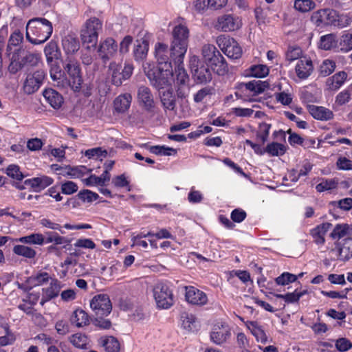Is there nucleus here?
Instances as JSON below:
<instances>
[{
  "instance_id": "obj_4",
  "label": "nucleus",
  "mask_w": 352,
  "mask_h": 352,
  "mask_svg": "<svg viewBox=\"0 0 352 352\" xmlns=\"http://www.w3.org/2000/svg\"><path fill=\"white\" fill-rule=\"evenodd\" d=\"M53 32L52 23L45 18L35 17L28 21L26 25V39L34 45L45 43Z\"/></svg>"
},
{
  "instance_id": "obj_60",
  "label": "nucleus",
  "mask_w": 352,
  "mask_h": 352,
  "mask_svg": "<svg viewBox=\"0 0 352 352\" xmlns=\"http://www.w3.org/2000/svg\"><path fill=\"white\" fill-rule=\"evenodd\" d=\"M6 174L17 181H21L24 178V175L20 170V167L16 164H10L6 168Z\"/></svg>"
},
{
  "instance_id": "obj_10",
  "label": "nucleus",
  "mask_w": 352,
  "mask_h": 352,
  "mask_svg": "<svg viewBox=\"0 0 352 352\" xmlns=\"http://www.w3.org/2000/svg\"><path fill=\"white\" fill-rule=\"evenodd\" d=\"M216 43L221 51L231 59H239L241 57L243 50L236 40L230 36L219 35Z\"/></svg>"
},
{
  "instance_id": "obj_9",
  "label": "nucleus",
  "mask_w": 352,
  "mask_h": 352,
  "mask_svg": "<svg viewBox=\"0 0 352 352\" xmlns=\"http://www.w3.org/2000/svg\"><path fill=\"white\" fill-rule=\"evenodd\" d=\"M153 296L159 309H168L174 305V295L170 286L165 283H158L153 288Z\"/></svg>"
},
{
  "instance_id": "obj_49",
  "label": "nucleus",
  "mask_w": 352,
  "mask_h": 352,
  "mask_svg": "<svg viewBox=\"0 0 352 352\" xmlns=\"http://www.w3.org/2000/svg\"><path fill=\"white\" fill-rule=\"evenodd\" d=\"M352 50V34L344 33L338 40V52H348Z\"/></svg>"
},
{
  "instance_id": "obj_27",
  "label": "nucleus",
  "mask_w": 352,
  "mask_h": 352,
  "mask_svg": "<svg viewBox=\"0 0 352 352\" xmlns=\"http://www.w3.org/2000/svg\"><path fill=\"white\" fill-rule=\"evenodd\" d=\"M62 46L67 55L74 54L80 49V42L74 34H68L63 37Z\"/></svg>"
},
{
  "instance_id": "obj_15",
  "label": "nucleus",
  "mask_w": 352,
  "mask_h": 352,
  "mask_svg": "<svg viewBox=\"0 0 352 352\" xmlns=\"http://www.w3.org/2000/svg\"><path fill=\"white\" fill-rule=\"evenodd\" d=\"M137 100L139 105L146 112L152 113L155 112L154 96L149 87L142 85L138 88Z\"/></svg>"
},
{
  "instance_id": "obj_25",
  "label": "nucleus",
  "mask_w": 352,
  "mask_h": 352,
  "mask_svg": "<svg viewBox=\"0 0 352 352\" xmlns=\"http://www.w3.org/2000/svg\"><path fill=\"white\" fill-rule=\"evenodd\" d=\"M331 226V223L324 222L311 229L309 234L313 239V242L317 245H323L325 243L324 236Z\"/></svg>"
},
{
  "instance_id": "obj_35",
  "label": "nucleus",
  "mask_w": 352,
  "mask_h": 352,
  "mask_svg": "<svg viewBox=\"0 0 352 352\" xmlns=\"http://www.w3.org/2000/svg\"><path fill=\"white\" fill-rule=\"evenodd\" d=\"M99 343L107 352H119L120 350V342L114 336H102L100 338Z\"/></svg>"
},
{
  "instance_id": "obj_14",
  "label": "nucleus",
  "mask_w": 352,
  "mask_h": 352,
  "mask_svg": "<svg viewBox=\"0 0 352 352\" xmlns=\"http://www.w3.org/2000/svg\"><path fill=\"white\" fill-rule=\"evenodd\" d=\"M46 75V72L42 69L28 74L23 87L24 92L27 94L36 92L42 85Z\"/></svg>"
},
{
  "instance_id": "obj_28",
  "label": "nucleus",
  "mask_w": 352,
  "mask_h": 352,
  "mask_svg": "<svg viewBox=\"0 0 352 352\" xmlns=\"http://www.w3.org/2000/svg\"><path fill=\"white\" fill-rule=\"evenodd\" d=\"M43 95L46 101L54 109H58L63 103V97L54 89L49 88L44 90Z\"/></svg>"
},
{
  "instance_id": "obj_51",
  "label": "nucleus",
  "mask_w": 352,
  "mask_h": 352,
  "mask_svg": "<svg viewBox=\"0 0 352 352\" xmlns=\"http://www.w3.org/2000/svg\"><path fill=\"white\" fill-rule=\"evenodd\" d=\"M182 325L185 329L192 331L196 329L197 318L191 313L183 312L181 314Z\"/></svg>"
},
{
  "instance_id": "obj_19",
  "label": "nucleus",
  "mask_w": 352,
  "mask_h": 352,
  "mask_svg": "<svg viewBox=\"0 0 352 352\" xmlns=\"http://www.w3.org/2000/svg\"><path fill=\"white\" fill-rule=\"evenodd\" d=\"M332 251H336L338 259L347 261L352 258V237H346L342 241L335 242V248Z\"/></svg>"
},
{
  "instance_id": "obj_46",
  "label": "nucleus",
  "mask_w": 352,
  "mask_h": 352,
  "mask_svg": "<svg viewBox=\"0 0 352 352\" xmlns=\"http://www.w3.org/2000/svg\"><path fill=\"white\" fill-rule=\"evenodd\" d=\"M17 241L23 244L42 245L45 243V237L41 233H32L19 238Z\"/></svg>"
},
{
  "instance_id": "obj_44",
  "label": "nucleus",
  "mask_w": 352,
  "mask_h": 352,
  "mask_svg": "<svg viewBox=\"0 0 352 352\" xmlns=\"http://www.w3.org/2000/svg\"><path fill=\"white\" fill-rule=\"evenodd\" d=\"M350 226L347 223H338L330 233V237L333 240H340L350 234Z\"/></svg>"
},
{
  "instance_id": "obj_53",
  "label": "nucleus",
  "mask_w": 352,
  "mask_h": 352,
  "mask_svg": "<svg viewBox=\"0 0 352 352\" xmlns=\"http://www.w3.org/2000/svg\"><path fill=\"white\" fill-rule=\"evenodd\" d=\"M45 234L47 237L45 238V243H54L55 245H61L63 243L68 244L71 241L70 239L60 236L57 232H47Z\"/></svg>"
},
{
  "instance_id": "obj_7",
  "label": "nucleus",
  "mask_w": 352,
  "mask_h": 352,
  "mask_svg": "<svg viewBox=\"0 0 352 352\" xmlns=\"http://www.w3.org/2000/svg\"><path fill=\"white\" fill-rule=\"evenodd\" d=\"M102 28V21L96 16L90 17L85 22L80 30V38L86 48L96 46Z\"/></svg>"
},
{
  "instance_id": "obj_48",
  "label": "nucleus",
  "mask_w": 352,
  "mask_h": 352,
  "mask_svg": "<svg viewBox=\"0 0 352 352\" xmlns=\"http://www.w3.org/2000/svg\"><path fill=\"white\" fill-rule=\"evenodd\" d=\"M316 7V4L313 0H295L294 8L296 10L301 13H307Z\"/></svg>"
},
{
  "instance_id": "obj_50",
  "label": "nucleus",
  "mask_w": 352,
  "mask_h": 352,
  "mask_svg": "<svg viewBox=\"0 0 352 352\" xmlns=\"http://www.w3.org/2000/svg\"><path fill=\"white\" fill-rule=\"evenodd\" d=\"M287 151V147L283 144L273 142L268 144L265 147V151L270 156L283 155Z\"/></svg>"
},
{
  "instance_id": "obj_55",
  "label": "nucleus",
  "mask_w": 352,
  "mask_h": 352,
  "mask_svg": "<svg viewBox=\"0 0 352 352\" xmlns=\"http://www.w3.org/2000/svg\"><path fill=\"white\" fill-rule=\"evenodd\" d=\"M297 279L296 275L289 272H283L275 278V283L278 285L285 286L296 282Z\"/></svg>"
},
{
  "instance_id": "obj_5",
  "label": "nucleus",
  "mask_w": 352,
  "mask_h": 352,
  "mask_svg": "<svg viewBox=\"0 0 352 352\" xmlns=\"http://www.w3.org/2000/svg\"><path fill=\"white\" fill-rule=\"evenodd\" d=\"M201 51L206 64L215 74L219 76H224L228 72V64L226 58L214 45H204Z\"/></svg>"
},
{
  "instance_id": "obj_18",
  "label": "nucleus",
  "mask_w": 352,
  "mask_h": 352,
  "mask_svg": "<svg viewBox=\"0 0 352 352\" xmlns=\"http://www.w3.org/2000/svg\"><path fill=\"white\" fill-rule=\"evenodd\" d=\"M118 51L117 42L111 37L107 38L101 42L98 53L102 63L106 64L111 58H113Z\"/></svg>"
},
{
  "instance_id": "obj_20",
  "label": "nucleus",
  "mask_w": 352,
  "mask_h": 352,
  "mask_svg": "<svg viewBox=\"0 0 352 352\" xmlns=\"http://www.w3.org/2000/svg\"><path fill=\"white\" fill-rule=\"evenodd\" d=\"M50 168L58 175L74 178L82 176L85 171L88 170L85 166L79 167H72L69 165L62 166L58 164H52Z\"/></svg>"
},
{
  "instance_id": "obj_32",
  "label": "nucleus",
  "mask_w": 352,
  "mask_h": 352,
  "mask_svg": "<svg viewBox=\"0 0 352 352\" xmlns=\"http://www.w3.org/2000/svg\"><path fill=\"white\" fill-rule=\"evenodd\" d=\"M248 328L252 334L255 337L257 342L265 344L267 342V336L263 327L257 321H249L247 324Z\"/></svg>"
},
{
  "instance_id": "obj_58",
  "label": "nucleus",
  "mask_w": 352,
  "mask_h": 352,
  "mask_svg": "<svg viewBox=\"0 0 352 352\" xmlns=\"http://www.w3.org/2000/svg\"><path fill=\"white\" fill-rule=\"evenodd\" d=\"M336 69L335 61L329 59L324 60L320 66L319 72L322 76H327L331 74Z\"/></svg>"
},
{
  "instance_id": "obj_41",
  "label": "nucleus",
  "mask_w": 352,
  "mask_h": 352,
  "mask_svg": "<svg viewBox=\"0 0 352 352\" xmlns=\"http://www.w3.org/2000/svg\"><path fill=\"white\" fill-rule=\"evenodd\" d=\"M53 277H51L50 274L45 271L39 270L35 274H33L29 277V282L32 283L34 287L41 286L46 284L50 281Z\"/></svg>"
},
{
  "instance_id": "obj_57",
  "label": "nucleus",
  "mask_w": 352,
  "mask_h": 352,
  "mask_svg": "<svg viewBox=\"0 0 352 352\" xmlns=\"http://www.w3.org/2000/svg\"><path fill=\"white\" fill-rule=\"evenodd\" d=\"M352 94V87H348L346 89L340 91L336 97V104L342 106L349 102Z\"/></svg>"
},
{
  "instance_id": "obj_39",
  "label": "nucleus",
  "mask_w": 352,
  "mask_h": 352,
  "mask_svg": "<svg viewBox=\"0 0 352 352\" xmlns=\"http://www.w3.org/2000/svg\"><path fill=\"white\" fill-rule=\"evenodd\" d=\"M148 42L146 40L138 41L133 50V56L137 61H142L146 58L148 51Z\"/></svg>"
},
{
  "instance_id": "obj_56",
  "label": "nucleus",
  "mask_w": 352,
  "mask_h": 352,
  "mask_svg": "<svg viewBox=\"0 0 352 352\" xmlns=\"http://www.w3.org/2000/svg\"><path fill=\"white\" fill-rule=\"evenodd\" d=\"M302 51L300 47L289 46L285 52V59L289 63L299 60L303 56Z\"/></svg>"
},
{
  "instance_id": "obj_13",
  "label": "nucleus",
  "mask_w": 352,
  "mask_h": 352,
  "mask_svg": "<svg viewBox=\"0 0 352 352\" xmlns=\"http://www.w3.org/2000/svg\"><path fill=\"white\" fill-rule=\"evenodd\" d=\"M231 328L227 322H217L210 332V340L217 345L226 343L231 338Z\"/></svg>"
},
{
  "instance_id": "obj_6",
  "label": "nucleus",
  "mask_w": 352,
  "mask_h": 352,
  "mask_svg": "<svg viewBox=\"0 0 352 352\" xmlns=\"http://www.w3.org/2000/svg\"><path fill=\"white\" fill-rule=\"evenodd\" d=\"M267 81L252 80L248 82H238L234 86V95L237 99L244 102L252 101V97L256 96L269 88Z\"/></svg>"
},
{
  "instance_id": "obj_24",
  "label": "nucleus",
  "mask_w": 352,
  "mask_h": 352,
  "mask_svg": "<svg viewBox=\"0 0 352 352\" xmlns=\"http://www.w3.org/2000/svg\"><path fill=\"white\" fill-rule=\"evenodd\" d=\"M54 182L53 178L47 175H41L25 179L24 184L30 186L35 192H40L45 188L52 185Z\"/></svg>"
},
{
  "instance_id": "obj_63",
  "label": "nucleus",
  "mask_w": 352,
  "mask_h": 352,
  "mask_svg": "<svg viewBox=\"0 0 352 352\" xmlns=\"http://www.w3.org/2000/svg\"><path fill=\"white\" fill-rule=\"evenodd\" d=\"M214 89L212 87H205L199 90L194 95V100L195 102H201L207 96H211L214 94Z\"/></svg>"
},
{
  "instance_id": "obj_33",
  "label": "nucleus",
  "mask_w": 352,
  "mask_h": 352,
  "mask_svg": "<svg viewBox=\"0 0 352 352\" xmlns=\"http://www.w3.org/2000/svg\"><path fill=\"white\" fill-rule=\"evenodd\" d=\"M70 320L77 327H82L89 324L90 318L86 311L77 309L73 312Z\"/></svg>"
},
{
  "instance_id": "obj_34",
  "label": "nucleus",
  "mask_w": 352,
  "mask_h": 352,
  "mask_svg": "<svg viewBox=\"0 0 352 352\" xmlns=\"http://www.w3.org/2000/svg\"><path fill=\"white\" fill-rule=\"evenodd\" d=\"M44 53L46 56L47 62L50 64L54 60L60 58L61 53L57 43L54 41L49 42L44 49Z\"/></svg>"
},
{
  "instance_id": "obj_64",
  "label": "nucleus",
  "mask_w": 352,
  "mask_h": 352,
  "mask_svg": "<svg viewBox=\"0 0 352 352\" xmlns=\"http://www.w3.org/2000/svg\"><path fill=\"white\" fill-rule=\"evenodd\" d=\"M335 346L340 352H346L352 348V342L346 338H341L336 340Z\"/></svg>"
},
{
  "instance_id": "obj_23",
  "label": "nucleus",
  "mask_w": 352,
  "mask_h": 352,
  "mask_svg": "<svg viewBox=\"0 0 352 352\" xmlns=\"http://www.w3.org/2000/svg\"><path fill=\"white\" fill-rule=\"evenodd\" d=\"M193 78L197 83L205 84L212 80V73L208 65L200 63L192 67Z\"/></svg>"
},
{
  "instance_id": "obj_61",
  "label": "nucleus",
  "mask_w": 352,
  "mask_h": 352,
  "mask_svg": "<svg viewBox=\"0 0 352 352\" xmlns=\"http://www.w3.org/2000/svg\"><path fill=\"white\" fill-rule=\"evenodd\" d=\"M77 197L83 202L87 201L89 203L96 201L99 198V195L96 192L88 189H84L80 190L78 193Z\"/></svg>"
},
{
  "instance_id": "obj_26",
  "label": "nucleus",
  "mask_w": 352,
  "mask_h": 352,
  "mask_svg": "<svg viewBox=\"0 0 352 352\" xmlns=\"http://www.w3.org/2000/svg\"><path fill=\"white\" fill-rule=\"evenodd\" d=\"M307 109L310 115L316 120L328 121L332 120L334 116L333 111L324 107L310 104Z\"/></svg>"
},
{
  "instance_id": "obj_38",
  "label": "nucleus",
  "mask_w": 352,
  "mask_h": 352,
  "mask_svg": "<svg viewBox=\"0 0 352 352\" xmlns=\"http://www.w3.org/2000/svg\"><path fill=\"white\" fill-rule=\"evenodd\" d=\"M307 294H308L307 289L298 290L296 289L293 292H288L285 294H275L274 296L277 298L284 300L287 304H292L298 302L300 298Z\"/></svg>"
},
{
  "instance_id": "obj_52",
  "label": "nucleus",
  "mask_w": 352,
  "mask_h": 352,
  "mask_svg": "<svg viewBox=\"0 0 352 352\" xmlns=\"http://www.w3.org/2000/svg\"><path fill=\"white\" fill-rule=\"evenodd\" d=\"M338 185V179H322V182L316 185V189L318 192H322L327 190H334L337 188Z\"/></svg>"
},
{
  "instance_id": "obj_21",
  "label": "nucleus",
  "mask_w": 352,
  "mask_h": 352,
  "mask_svg": "<svg viewBox=\"0 0 352 352\" xmlns=\"http://www.w3.org/2000/svg\"><path fill=\"white\" fill-rule=\"evenodd\" d=\"M6 54L10 60L8 71L11 74H15L23 69V49L14 48L13 50H10V52L6 51Z\"/></svg>"
},
{
  "instance_id": "obj_59",
  "label": "nucleus",
  "mask_w": 352,
  "mask_h": 352,
  "mask_svg": "<svg viewBox=\"0 0 352 352\" xmlns=\"http://www.w3.org/2000/svg\"><path fill=\"white\" fill-rule=\"evenodd\" d=\"M334 208H340V210L348 211L352 208V198L346 197L338 201H332L329 203Z\"/></svg>"
},
{
  "instance_id": "obj_30",
  "label": "nucleus",
  "mask_w": 352,
  "mask_h": 352,
  "mask_svg": "<svg viewBox=\"0 0 352 352\" xmlns=\"http://www.w3.org/2000/svg\"><path fill=\"white\" fill-rule=\"evenodd\" d=\"M64 286L62 283L56 278L53 277L50 282L48 287L42 288V293L44 294L48 299H54L58 296L62 287Z\"/></svg>"
},
{
  "instance_id": "obj_40",
  "label": "nucleus",
  "mask_w": 352,
  "mask_h": 352,
  "mask_svg": "<svg viewBox=\"0 0 352 352\" xmlns=\"http://www.w3.org/2000/svg\"><path fill=\"white\" fill-rule=\"evenodd\" d=\"M68 340L69 342L76 348L79 349H87L89 344L88 337L83 333H76L71 335Z\"/></svg>"
},
{
  "instance_id": "obj_3",
  "label": "nucleus",
  "mask_w": 352,
  "mask_h": 352,
  "mask_svg": "<svg viewBox=\"0 0 352 352\" xmlns=\"http://www.w3.org/2000/svg\"><path fill=\"white\" fill-rule=\"evenodd\" d=\"M90 307L93 312V324L100 329H109L112 323L109 319L106 318L112 311L109 296L105 294L94 296L90 301Z\"/></svg>"
},
{
  "instance_id": "obj_42",
  "label": "nucleus",
  "mask_w": 352,
  "mask_h": 352,
  "mask_svg": "<svg viewBox=\"0 0 352 352\" xmlns=\"http://www.w3.org/2000/svg\"><path fill=\"white\" fill-rule=\"evenodd\" d=\"M346 76L344 72H340L328 78L327 84L329 89L332 91L338 90L344 84Z\"/></svg>"
},
{
  "instance_id": "obj_43",
  "label": "nucleus",
  "mask_w": 352,
  "mask_h": 352,
  "mask_svg": "<svg viewBox=\"0 0 352 352\" xmlns=\"http://www.w3.org/2000/svg\"><path fill=\"white\" fill-rule=\"evenodd\" d=\"M23 33L19 29H16L10 36L6 51L10 52L14 48H21L19 46L23 41Z\"/></svg>"
},
{
  "instance_id": "obj_16",
  "label": "nucleus",
  "mask_w": 352,
  "mask_h": 352,
  "mask_svg": "<svg viewBox=\"0 0 352 352\" xmlns=\"http://www.w3.org/2000/svg\"><path fill=\"white\" fill-rule=\"evenodd\" d=\"M241 25V21L238 17L228 14L219 16L214 27L219 31L227 32L239 30Z\"/></svg>"
},
{
  "instance_id": "obj_12",
  "label": "nucleus",
  "mask_w": 352,
  "mask_h": 352,
  "mask_svg": "<svg viewBox=\"0 0 352 352\" xmlns=\"http://www.w3.org/2000/svg\"><path fill=\"white\" fill-rule=\"evenodd\" d=\"M132 64H125L124 68L116 63H111L109 65V70L111 75V82L116 86L122 85L124 80L129 79L133 71Z\"/></svg>"
},
{
  "instance_id": "obj_36",
  "label": "nucleus",
  "mask_w": 352,
  "mask_h": 352,
  "mask_svg": "<svg viewBox=\"0 0 352 352\" xmlns=\"http://www.w3.org/2000/svg\"><path fill=\"white\" fill-rule=\"evenodd\" d=\"M245 75L249 77L261 78L269 74V67L263 64L252 65L245 71Z\"/></svg>"
},
{
  "instance_id": "obj_11",
  "label": "nucleus",
  "mask_w": 352,
  "mask_h": 352,
  "mask_svg": "<svg viewBox=\"0 0 352 352\" xmlns=\"http://www.w3.org/2000/svg\"><path fill=\"white\" fill-rule=\"evenodd\" d=\"M338 17V15L336 10L324 8L314 12L311 14L310 21L316 26H320L321 25L340 26Z\"/></svg>"
},
{
  "instance_id": "obj_54",
  "label": "nucleus",
  "mask_w": 352,
  "mask_h": 352,
  "mask_svg": "<svg viewBox=\"0 0 352 352\" xmlns=\"http://www.w3.org/2000/svg\"><path fill=\"white\" fill-rule=\"evenodd\" d=\"M271 127V124L264 122L259 123L256 135V138L261 140L263 144L267 140Z\"/></svg>"
},
{
  "instance_id": "obj_22",
  "label": "nucleus",
  "mask_w": 352,
  "mask_h": 352,
  "mask_svg": "<svg viewBox=\"0 0 352 352\" xmlns=\"http://www.w3.org/2000/svg\"><path fill=\"white\" fill-rule=\"evenodd\" d=\"M313 70V62L307 56H303L299 59L295 67L296 76L302 80L307 79L311 74Z\"/></svg>"
},
{
  "instance_id": "obj_2",
  "label": "nucleus",
  "mask_w": 352,
  "mask_h": 352,
  "mask_svg": "<svg viewBox=\"0 0 352 352\" xmlns=\"http://www.w3.org/2000/svg\"><path fill=\"white\" fill-rule=\"evenodd\" d=\"M169 26L172 27V30L168 56L181 63L184 59L188 46L190 30L188 22L185 18L177 16L170 22Z\"/></svg>"
},
{
  "instance_id": "obj_45",
  "label": "nucleus",
  "mask_w": 352,
  "mask_h": 352,
  "mask_svg": "<svg viewBox=\"0 0 352 352\" xmlns=\"http://www.w3.org/2000/svg\"><path fill=\"white\" fill-rule=\"evenodd\" d=\"M161 102L164 109L173 111L176 106L175 96L172 89L164 91L161 96Z\"/></svg>"
},
{
  "instance_id": "obj_47",
  "label": "nucleus",
  "mask_w": 352,
  "mask_h": 352,
  "mask_svg": "<svg viewBox=\"0 0 352 352\" xmlns=\"http://www.w3.org/2000/svg\"><path fill=\"white\" fill-rule=\"evenodd\" d=\"M12 251L14 254L18 256L29 259H33L36 256V252L34 248L23 245H14Z\"/></svg>"
},
{
  "instance_id": "obj_1",
  "label": "nucleus",
  "mask_w": 352,
  "mask_h": 352,
  "mask_svg": "<svg viewBox=\"0 0 352 352\" xmlns=\"http://www.w3.org/2000/svg\"><path fill=\"white\" fill-rule=\"evenodd\" d=\"M157 65L148 64L144 67L145 74L151 84L160 90L171 85L173 77V65H175L177 85H188L189 76L184 67V59L177 62L173 57L168 56V47L166 44L157 43L155 48Z\"/></svg>"
},
{
  "instance_id": "obj_29",
  "label": "nucleus",
  "mask_w": 352,
  "mask_h": 352,
  "mask_svg": "<svg viewBox=\"0 0 352 352\" xmlns=\"http://www.w3.org/2000/svg\"><path fill=\"white\" fill-rule=\"evenodd\" d=\"M318 47L323 50H334L338 52V39L333 33L322 35L320 38Z\"/></svg>"
},
{
  "instance_id": "obj_62",
  "label": "nucleus",
  "mask_w": 352,
  "mask_h": 352,
  "mask_svg": "<svg viewBox=\"0 0 352 352\" xmlns=\"http://www.w3.org/2000/svg\"><path fill=\"white\" fill-rule=\"evenodd\" d=\"M23 67L26 65L34 66L37 65L39 61V56L37 54L25 52L23 50Z\"/></svg>"
},
{
  "instance_id": "obj_17",
  "label": "nucleus",
  "mask_w": 352,
  "mask_h": 352,
  "mask_svg": "<svg viewBox=\"0 0 352 352\" xmlns=\"http://www.w3.org/2000/svg\"><path fill=\"white\" fill-rule=\"evenodd\" d=\"M184 288L185 300L188 303L197 306H203L207 304L208 300L205 292L192 285L185 286Z\"/></svg>"
},
{
  "instance_id": "obj_31",
  "label": "nucleus",
  "mask_w": 352,
  "mask_h": 352,
  "mask_svg": "<svg viewBox=\"0 0 352 352\" xmlns=\"http://www.w3.org/2000/svg\"><path fill=\"white\" fill-rule=\"evenodd\" d=\"M228 0H196L195 7L198 11H203L208 8L218 10L227 4Z\"/></svg>"
},
{
  "instance_id": "obj_8",
  "label": "nucleus",
  "mask_w": 352,
  "mask_h": 352,
  "mask_svg": "<svg viewBox=\"0 0 352 352\" xmlns=\"http://www.w3.org/2000/svg\"><path fill=\"white\" fill-rule=\"evenodd\" d=\"M63 69L67 75L69 87L75 92H79L83 82L81 68L77 60L67 57L63 64Z\"/></svg>"
},
{
  "instance_id": "obj_37",
  "label": "nucleus",
  "mask_w": 352,
  "mask_h": 352,
  "mask_svg": "<svg viewBox=\"0 0 352 352\" xmlns=\"http://www.w3.org/2000/svg\"><path fill=\"white\" fill-rule=\"evenodd\" d=\"M132 96L130 94H124L118 96L114 100V108L119 113L127 111L131 103Z\"/></svg>"
}]
</instances>
